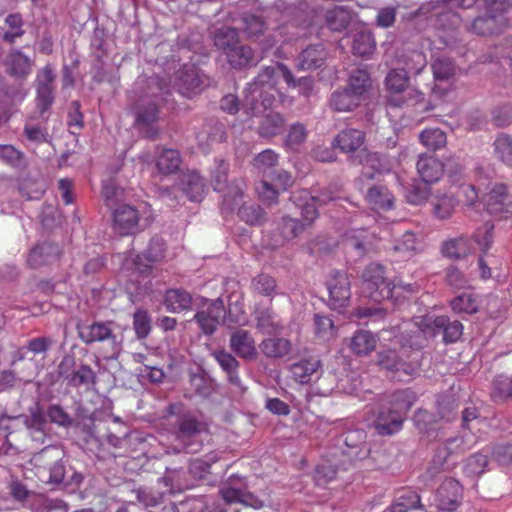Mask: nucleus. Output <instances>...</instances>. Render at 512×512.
<instances>
[{"label": "nucleus", "mask_w": 512, "mask_h": 512, "mask_svg": "<svg viewBox=\"0 0 512 512\" xmlns=\"http://www.w3.org/2000/svg\"><path fill=\"white\" fill-rule=\"evenodd\" d=\"M475 251L473 242L464 236L449 239L442 244L441 252L444 257L461 260Z\"/></svg>", "instance_id": "33"}, {"label": "nucleus", "mask_w": 512, "mask_h": 512, "mask_svg": "<svg viewBox=\"0 0 512 512\" xmlns=\"http://www.w3.org/2000/svg\"><path fill=\"white\" fill-rule=\"evenodd\" d=\"M462 442L461 438L454 437L448 439L445 443L438 445L432 458L431 465L427 468L425 477L432 479L441 470H445L448 458L454 453L464 451V448L460 447Z\"/></svg>", "instance_id": "17"}, {"label": "nucleus", "mask_w": 512, "mask_h": 512, "mask_svg": "<svg viewBox=\"0 0 512 512\" xmlns=\"http://www.w3.org/2000/svg\"><path fill=\"white\" fill-rule=\"evenodd\" d=\"M136 499L145 507H156L164 501L165 492L151 487H140L135 491Z\"/></svg>", "instance_id": "61"}, {"label": "nucleus", "mask_w": 512, "mask_h": 512, "mask_svg": "<svg viewBox=\"0 0 512 512\" xmlns=\"http://www.w3.org/2000/svg\"><path fill=\"white\" fill-rule=\"evenodd\" d=\"M366 199L375 210H390L394 205V197L386 186L373 185L368 188Z\"/></svg>", "instance_id": "40"}, {"label": "nucleus", "mask_w": 512, "mask_h": 512, "mask_svg": "<svg viewBox=\"0 0 512 512\" xmlns=\"http://www.w3.org/2000/svg\"><path fill=\"white\" fill-rule=\"evenodd\" d=\"M362 287L366 296L374 302L392 298L395 288L386 278L384 266L378 263H370L363 270Z\"/></svg>", "instance_id": "7"}, {"label": "nucleus", "mask_w": 512, "mask_h": 512, "mask_svg": "<svg viewBox=\"0 0 512 512\" xmlns=\"http://www.w3.org/2000/svg\"><path fill=\"white\" fill-rule=\"evenodd\" d=\"M373 34L368 30H360L353 35L352 51L355 55L365 57L375 49Z\"/></svg>", "instance_id": "52"}, {"label": "nucleus", "mask_w": 512, "mask_h": 512, "mask_svg": "<svg viewBox=\"0 0 512 512\" xmlns=\"http://www.w3.org/2000/svg\"><path fill=\"white\" fill-rule=\"evenodd\" d=\"M225 316L226 310L224 302L222 299L218 298L210 302L206 309L198 311L193 319L197 322L204 334L211 335L216 331Z\"/></svg>", "instance_id": "15"}, {"label": "nucleus", "mask_w": 512, "mask_h": 512, "mask_svg": "<svg viewBox=\"0 0 512 512\" xmlns=\"http://www.w3.org/2000/svg\"><path fill=\"white\" fill-rule=\"evenodd\" d=\"M227 63L232 69L244 70L258 64L254 50L249 45L241 42L229 54L225 56Z\"/></svg>", "instance_id": "27"}, {"label": "nucleus", "mask_w": 512, "mask_h": 512, "mask_svg": "<svg viewBox=\"0 0 512 512\" xmlns=\"http://www.w3.org/2000/svg\"><path fill=\"white\" fill-rule=\"evenodd\" d=\"M255 327L264 334L281 333L284 325L271 308H257L254 312Z\"/></svg>", "instance_id": "34"}, {"label": "nucleus", "mask_w": 512, "mask_h": 512, "mask_svg": "<svg viewBox=\"0 0 512 512\" xmlns=\"http://www.w3.org/2000/svg\"><path fill=\"white\" fill-rule=\"evenodd\" d=\"M207 86V77L194 65L185 64L175 73L174 89L190 98L201 93Z\"/></svg>", "instance_id": "8"}, {"label": "nucleus", "mask_w": 512, "mask_h": 512, "mask_svg": "<svg viewBox=\"0 0 512 512\" xmlns=\"http://www.w3.org/2000/svg\"><path fill=\"white\" fill-rule=\"evenodd\" d=\"M117 325L114 321L77 319L75 329L78 338L86 345L103 343V358L105 360H117L123 350L124 337L116 332Z\"/></svg>", "instance_id": "4"}, {"label": "nucleus", "mask_w": 512, "mask_h": 512, "mask_svg": "<svg viewBox=\"0 0 512 512\" xmlns=\"http://www.w3.org/2000/svg\"><path fill=\"white\" fill-rule=\"evenodd\" d=\"M492 397L495 401L512 399V375H500L493 381Z\"/></svg>", "instance_id": "63"}, {"label": "nucleus", "mask_w": 512, "mask_h": 512, "mask_svg": "<svg viewBox=\"0 0 512 512\" xmlns=\"http://www.w3.org/2000/svg\"><path fill=\"white\" fill-rule=\"evenodd\" d=\"M488 452L484 451L471 455L464 465V472L470 477L480 476L488 466Z\"/></svg>", "instance_id": "60"}, {"label": "nucleus", "mask_w": 512, "mask_h": 512, "mask_svg": "<svg viewBox=\"0 0 512 512\" xmlns=\"http://www.w3.org/2000/svg\"><path fill=\"white\" fill-rule=\"evenodd\" d=\"M384 341H396V348L383 349L377 353L376 362L381 369L391 373V378L407 382L416 377L421 367V349L423 348V333L420 328L402 330L395 325L382 329L379 333Z\"/></svg>", "instance_id": "1"}, {"label": "nucleus", "mask_w": 512, "mask_h": 512, "mask_svg": "<svg viewBox=\"0 0 512 512\" xmlns=\"http://www.w3.org/2000/svg\"><path fill=\"white\" fill-rule=\"evenodd\" d=\"M351 13L344 7H334L327 10L325 14V23L327 27L336 32L345 30L351 22Z\"/></svg>", "instance_id": "49"}, {"label": "nucleus", "mask_w": 512, "mask_h": 512, "mask_svg": "<svg viewBox=\"0 0 512 512\" xmlns=\"http://www.w3.org/2000/svg\"><path fill=\"white\" fill-rule=\"evenodd\" d=\"M420 142L429 150L436 151L447 143L446 134L439 128H427L419 134Z\"/></svg>", "instance_id": "56"}, {"label": "nucleus", "mask_w": 512, "mask_h": 512, "mask_svg": "<svg viewBox=\"0 0 512 512\" xmlns=\"http://www.w3.org/2000/svg\"><path fill=\"white\" fill-rule=\"evenodd\" d=\"M364 140L365 134L363 131L348 128L336 135L332 141V146L339 148L343 153H354L363 145Z\"/></svg>", "instance_id": "32"}, {"label": "nucleus", "mask_w": 512, "mask_h": 512, "mask_svg": "<svg viewBox=\"0 0 512 512\" xmlns=\"http://www.w3.org/2000/svg\"><path fill=\"white\" fill-rule=\"evenodd\" d=\"M403 66L399 68L407 76L418 75L426 67V57L422 52L412 51L405 54L402 59Z\"/></svg>", "instance_id": "59"}, {"label": "nucleus", "mask_w": 512, "mask_h": 512, "mask_svg": "<svg viewBox=\"0 0 512 512\" xmlns=\"http://www.w3.org/2000/svg\"><path fill=\"white\" fill-rule=\"evenodd\" d=\"M416 399L415 392L409 388L396 390L390 395L387 408L405 418Z\"/></svg>", "instance_id": "39"}, {"label": "nucleus", "mask_w": 512, "mask_h": 512, "mask_svg": "<svg viewBox=\"0 0 512 512\" xmlns=\"http://www.w3.org/2000/svg\"><path fill=\"white\" fill-rule=\"evenodd\" d=\"M34 62L20 50H12L8 56V73L16 78L25 79L32 71Z\"/></svg>", "instance_id": "41"}, {"label": "nucleus", "mask_w": 512, "mask_h": 512, "mask_svg": "<svg viewBox=\"0 0 512 512\" xmlns=\"http://www.w3.org/2000/svg\"><path fill=\"white\" fill-rule=\"evenodd\" d=\"M181 191L192 202L203 199L205 191L204 179L195 171L182 175L180 179Z\"/></svg>", "instance_id": "35"}, {"label": "nucleus", "mask_w": 512, "mask_h": 512, "mask_svg": "<svg viewBox=\"0 0 512 512\" xmlns=\"http://www.w3.org/2000/svg\"><path fill=\"white\" fill-rule=\"evenodd\" d=\"M328 53L323 44H312L303 49L295 59V67L300 71L322 68Z\"/></svg>", "instance_id": "20"}, {"label": "nucleus", "mask_w": 512, "mask_h": 512, "mask_svg": "<svg viewBox=\"0 0 512 512\" xmlns=\"http://www.w3.org/2000/svg\"><path fill=\"white\" fill-rule=\"evenodd\" d=\"M362 101L363 99L357 95V92L342 86L331 93L328 105L335 112H351L359 107Z\"/></svg>", "instance_id": "22"}, {"label": "nucleus", "mask_w": 512, "mask_h": 512, "mask_svg": "<svg viewBox=\"0 0 512 512\" xmlns=\"http://www.w3.org/2000/svg\"><path fill=\"white\" fill-rule=\"evenodd\" d=\"M279 71L284 81L290 88H297L300 95L309 98L314 93L315 81L311 76L295 78L291 70L285 64H279Z\"/></svg>", "instance_id": "38"}, {"label": "nucleus", "mask_w": 512, "mask_h": 512, "mask_svg": "<svg viewBox=\"0 0 512 512\" xmlns=\"http://www.w3.org/2000/svg\"><path fill=\"white\" fill-rule=\"evenodd\" d=\"M329 291V306L337 311L345 308L351 298L350 281L343 271L331 272L326 281Z\"/></svg>", "instance_id": "12"}, {"label": "nucleus", "mask_w": 512, "mask_h": 512, "mask_svg": "<svg viewBox=\"0 0 512 512\" xmlns=\"http://www.w3.org/2000/svg\"><path fill=\"white\" fill-rule=\"evenodd\" d=\"M445 282L453 290L466 289L470 287V280L456 265H449L445 269Z\"/></svg>", "instance_id": "62"}, {"label": "nucleus", "mask_w": 512, "mask_h": 512, "mask_svg": "<svg viewBox=\"0 0 512 512\" xmlns=\"http://www.w3.org/2000/svg\"><path fill=\"white\" fill-rule=\"evenodd\" d=\"M96 380L97 375L95 371L88 364L81 362L79 365L76 364V368H74L66 384L73 388L81 386L89 387L94 385Z\"/></svg>", "instance_id": "48"}, {"label": "nucleus", "mask_w": 512, "mask_h": 512, "mask_svg": "<svg viewBox=\"0 0 512 512\" xmlns=\"http://www.w3.org/2000/svg\"><path fill=\"white\" fill-rule=\"evenodd\" d=\"M494 152L504 163L512 164V137L507 134H500L494 141Z\"/></svg>", "instance_id": "64"}, {"label": "nucleus", "mask_w": 512, "mask_h": 512, "mask_svg": "<svg viewBox=\"0 0 512 512\" xmlns=\"http://www.w3.org/2000/svg\"><path fill=\"white\" fill-rule=\"evenodd\" d=\"M179 405L170 404L167 407V413L174 416L175 419L170 423L171 432L178 445L168 448L167 454H186L198 453L203 446L200 436L207 430L204 422L200 421L194 413L190 411L178 412Z\"/></svg>", "instance_id": "3"}, {"label": "nucleus", "mask_w": 512, "mask_h": 512, "mask_svg": "<svg viewBox=\"0 0 512 512\" xmlns=\"http://www.w3.org/2000/svg\"><path fill=\"white\" fill-rule=\"evenodd\" d=\"M420 496L411 490L403 491L391 505V512H407L421 508Z\"/></svg>", "instance_id": "58"}, {"label": "nucleus", "mask_w": 512, "mask_h": 512, "mask_svg": "<svg viewBox=\"0 0 512 512\" xmlns=\"http://www.w3.org/2000/svg\"><path fill=\"white\" fill-rule=\"evenodd\" d=\"M113 229L121 236L134 235L142 230L140 213L135 206L120 204L112 211Z\"/></svg>", "instance_id": "13"}, {"label": "nucleus", "mask_w": 512, "mask_h": 512, "mask_svg": "<svg viewBox=\"0 0 512 512\" xmlns=\"http://www.w3.org/2000/svg\"><path fill=\"white\" fill-rule=\"evenodd\" d=\"M163 304L170 313H181L192 308L193 296L183 288H170L166 290Z\"/></svg>", "instance_id": "29"}, {"label": "nucleus", "mask_w": 512, "mask_h": 512, "mask_svg": "<svg viewBox=\"0 0 512 512\" xmlns=\"http://www.w3.org/2000/svg\"><path fill=\"white\" fill-rule=\"evenodd\" d=\"M213 45L224 57L242 41L236 28L221 26L212 33Z\"/></svg>", "instance_id": "28"}, {"label": "nucleus", "mask_w": 512, "mask_h": 512, "mask_svg": "<svg viewBox=\"0 0 512 512\" xmlns=\"http://www.w3.org/2000/svg\"><path fill=\"white\" fill-rule=\"evenodd\" d=\"M371 85L372 80L367 70L357 69L350 74L345 86L351 91L357 92V95L364 99V95L369 91Z\"/></svg>", "instance_id": "53"}, {"label": "nucleus", "mask_w": 512, "mask_h": 512, "mask_svg": "<svg viewBox=\"0 0 512 512\" xmlns=\"http://www.w3.org/2000/svg\"><path fill=\"white\" fill-rule=\"evenodd\" d=\"M404 419L389 408L382 407L375 419L374 427L379 435H393L401 430Z\"/></svg>", "instance_id": "31"}, {"label": "nucleus", "mask_w": 512, "mask_h": 512, "mask_svg": "<svg viewBox=\"0 0 512 512\" xmlns=\"http://www.w3.org/2000/svg\"><path fill=\"white\" fill-rule=\"evenodd\" d=\"M244 98L246 112L258 116L270 109L275 102V95L267 89L248 87Z\"/></svg>", "instance_id": "18"}, {"label": "nucleus", "mask_w": 512, "mask_h": 512, "mask_svg": "<svg viewBox=\"0 0 512 512\" xmlns=\"http://www.w3.org/2000/svg\"><path fill=\"white\" fill-rule=\"evenodd\" d=\"M279 64L282 63L277 62L275 65L263 67L248 87H258L272 92L277 84L278 75H281L278 67Z\"/></svg>", "instance_id": "50"}, {"label": "nucleus", "mask_w": 512, "mask_h": 512, "mask_svg": "<svg viewBox=\"0 0 512 512\" xmlns=\"http://www.w3.org/2000/svg\"><path fill=\"white\" fill-rule=\"evenodd\" d=\"M484 205L488 213L498 215L512 212V194L504 184L495 185L484 197Z\"/></svg>", "instance_id": "19"}, {"label": "nucleus", "mask_w": 512, "mask_h": 512, "mask_svg": "<svg viewBox=\"0 0 512 512\" xmlns=\"http://www.w3.org/2000/svg\"><path fill=\"white\" fill-rule=\"evenodd\" d=\"M451 308L455 313L473 314L478 311L479 302L472 293H462L450 302Z\"/></svg>", "instance_id": "57"}, {"label": "nucleus", "mask_w": 512, "mask_h": 512, "mask_svg": "<svg viewBox=\"0 0 512 512\" xmlns=\"http://www.w3.org/2000/svg\"><path fill=\"white\" fill-rule=\"evenodd\" d=\"M33 460L39 465H48L51 462L48 483L58 485L64 482L66 469L61 459V451L56 446H46L34 454Z\"/></svg>", "instance_id": "14"}, {"label": "nucleus", "mask_w": 512, "mask_h": 512, "mask_svg": "<svg viewBox=\"0 0 512 512\" xmlns=\"http://www.w3.org/2000/svg\"><path fill=\"white\" fill-rule=\"evenodd\" d=\"M409 76L399 68L392 69L385 79V85L387 89L393 94L389 102L394 106H400L404 103L405 99L399 97L401 93H406L410 99H415L416 102L423 100V93L409 88L408 86Z\"/></svg>", "instance_id": "11"}, {"label": "nucleus", "mask_w": 512, "mask_h": 512, "mask_svg": "<svg viewBox=\"0 0 512 512\" xmlns=\"http://www.w3.org/2000/svg\"><path fill=\"white\" fill-rule=\"evenodd\" d=\"M308 197L309 192L307 190H299L291 195L290 201L301 210L302 220L288 215L281 217L277 223V230L284 241L299 237L318 217L315 205L307 202Z\"/></svg>", "instance_id": "5"}, {"label": "nucleus", "mask_w": 512, "mask_h": 512, "mask_svg": "<svg viewBox=\"0 0 512 512\" xmlns=\"http://www.w3.org/2000/svg\"><path fill=\"white\" fill-rule=\"evenodd\" d=\"M341 438L346 447L343 453L350 459H362L367 455L366 432L363 429L347 430Z\"/></svg>", "instance_id": "23"}, {"label": "nucleus", "mask_w": 512, "mask_h": 512, "mask_svg": "<svg viewBox=\"0 0 512 512\" xmlns=\"http://www.w3.org/2000/svg\"><path fill=\"white\" fill-rule=\"evenodd\" d=\"M55 73L53 68L47 64L36 76V109L39 116L45 121L48 117L45 115L50 109L55 99Z\"/></svg>", "instance_id": "9"}, {"label": "nucleus", "mask_w": 512, "mask_h": 512, "mask_svg": "<svg viewBox=\"0 0 512 512\" xmlns=\"http://www.w3.org/2000/svg\"><path fill=\"white\" fill-rule=\"evenodd\" d=\"M61 253L62 250L57 243H39L30 250L27 257V264L31 268H39L57 261Z\"/></svg>", "instance_id": "21"}, {"label": "nucleus", "mask_w": 512, "mask_h": 512, "mask_svg": "<svg viewBox=\"0 0 512 512\" xmlns=\"http://www.w3.org/2000/svg\"><path fill=\"white\" fill-rule=\"evenodd\" d=\"M261 352L267 358H283L290 354L292 350L291 342L282 337H272L264 339L260 345Z\"/></svg>", "instance_id": "43"}, {"label": "nucleus", "mask_w": 512, "mask_h": 512, "mask_svg": "<svg viewBox=\"0 0 512 512\" xmlns=\"http://www.w3.org/2000/svg\"><path fill=\"white\" fill-rule=\"evenodd\" d=\"M7 30L2 34V40L8 44H13L17 38L25 34L23 28L24 21L20 13H10L4 19Z\"/></svg>", "instance_id": "51"}, {"label": "nucleus", "mask_w": 512, "mask_h": 512, "mask_svg": "<svg viewBox=\"0 0 512 512\" xmlns=\"http://www.w3.org/2000/svg\"><path fill=\"white\" fill-rule=\"evenodd\" d=\"M244 188L245 182L242 178L234 179L229 192L223 195L222 207L227 211L238 210L239 218L249 225H262L267 220V214L261 206L243 202Z\"/></svg>", "instance_id": "6"}, {"label": "nucleus", "mask_w": 512, "mask_h": 512, "mask_svg": "<svg viewBox=\"0 0 512 512\" xmlns=\"http://www.w3.org/2000/svg\"><path fill=\"white\" fill-rule=\"evenodd\" d=\"M463 324L458 320H451L448 316L441 315L431 319H427L424 323V329H420L423 333V341L425 334L436 336L442 334L444 343H455L463 334Z\"/></svg>", "instance_id": "10"}, {"label": "nucleus", "mask_w": 512, "mask_h": 512, "mask_svg": "<svg viewBox=\"0 0 512 512\" xmlns=\"http://www.w3.org/2000/svg\"><path fill=\"white\" fill-rule=\"evenodd\" d=\"M462 486L452 478L445 479L435 493V504L442 511H454L462 499Z\"/></svg>", "instance_id": "16"}, {"label": "nucleus", "mask_w": 512, "mask_h": 512, "mask_svg": "<svg viewBox=\"0 0 512 512\" xmlns=\"http://www.w3.org/2000/svg\"><path fill=\"white\" fill-rule=\"evenodd\" d=\"M16 421H21L28 434L40 427H47L45 411L39 403L29 407L28 414H19L15 416Z\"/></svg>", "instance_id": "47"}, {"label": "nucleus", "mask_w": 512, "mask_h": 512, "mask_svg": "<svg viewBox=\"0 0 512 512\" xmlns=\"http://www.w3.org/2000/svg\"><path fill=\"white\" fill-rule=\"evenodd\" d=\"M182 163L181 155L175 149H162L156 157V168L163 175L176 173Z\"/></svg>", "instance_id": "44"}, {"label": "nucleus", "mask_w": 512, "mask_h": 512, "mask_svg": "<svg viewBox=\"0 0 512 512\" xmlns=\"http://www.w3.org/2000/svg\"><path fill=\"white\" fill-rule=\"evenodd\" d=\"M185 475L186 473L182 468L167 467L164 475L158 481L164 484L168 488L169 493L172 494L192 486Z\"/></svg>", "instance_id": "46"}, {"label": "nucleus", "mask_w": 512, "mask_h": 512, "mask_svg": "<svg viewBox=\"0 0 512 512\" xmlns=\"http://www.w3.org/2000/svg\"><path fill=\"white\" fill-rule=\"evenodd\" d=\"M416 168L425 184L437 182L444 173V164L430 154L420 155L416 163Z\"/></svg>", "instance_id": "26"}, {"label": "nucleus", "mask_w": 512, "mask_h": 512, "mask_svg": "<svg viewBox=\"0 0 512 512\" xmlns=\"http://www.w3.org/2000/svg\"><path fill=\"white\" fill-rule=\"evenodd\" d=\"M212 355L222 370L226 373L228 382L239 392L244 393L246 388L243 386L238 374L240 366L239 361L225 350L215 351Z\"/></svg>", "instance_id": "24"}, {"label": "nucleus", "mask_w": 512, "mask_h": 512, "mask_svg": "<svg viewBox=\"0 0 512 512\" xmlns=\"http://www.w3.org/2000/svg\"><path fill=\"white\" fill-rule=\"evenodd\" d=\"M228 173L229 163L224 159H217L211 172V183L215 191H225L224 194L229 192L231 184L228 185Z\"/></svg>", "instance_id": "54"}, {"label": "nucleus", "mask_w": 512, "mask_h": 512, "mask_svg": "<svg viewBox=\"0 0 512 512\" xmlns=\"http://www.w3.org/2000/svg\"><path fill=\"white\" fill-rule=\"evenodd\" d=\"M218 461L215 453H209L204 458H197L190 461L188 472L195 480L204 479L209 473L213 463Z\"/></svg>", "instance_id": "55"}, {"label": "nucleus", "mask_w": 512, "mask_h": 512, "mask_svg": "<svg viewBox=\"0 0 512 512\" xmlns=\"http://www.w3.org/2000/svg\"><path fill=\"white\" fill-rule=\"evenodd\" d=\"M136 88L139 95L131 106L134 126L142 137L155 140L159 135L160 108L168 103L170 89L157 75L138 78Z\"/></svg>", "instance_id": "2"}, {"label": "nucleus", "mask_w": 512, "mask_h": 512, "mask_svg": "<svg viewBox=\"0 0 512 512\" xmlns=\"http://www.w3.org/2000/svg\"><path fill=\"white\" fill-rule=\"evenodd\" d=\"M376 344L377 339L370 331L358 330L353 334L349 347L355 355L363 356L371 353Z\"/></svg>", "instance_id": "45"}, {"label": "nucleus", "mask_w": 512, "mask_h": 512, "mask_svg": "<svg viewBox=\"0 0 512 512\" xmlns=\"http://www.w3.org/2000/svg\"><path fill=\"white\" fill-rule=\"evenodd\" d=\"M230 348L239 357L254 360L257 357L255 341L247 330L238 329L230 336Z\"/></svg>", "instance_id": "25"}, {"label": "nucleus", "mask_w": 512, "mask_h": 512, "mask_svg": "<svg viewBox=\"0 0 512 512\" xmlns=\"http://www.w3.org/2000/svg\"><path fill=\"white\" fill-rule=\"evenodd\" d=\"M506 24L504 16L486 13L474 19L470 26V30L479 36H487L499 34L502 32Z\"/></svg>", "instance_id": "30"}, {"label": "nucleus", "mask_w": 512, "mask_h": 512, "mask_svg": "<svg viewBox=\"0 0 512 512\" xmlns=\"http://www.w3.org/2000/svg\"><path fill=\"white\" fill-rule=\"evenodd\" d=\"M321 368V361L317 357L302 359L290 366V372L295 381L301 384H307L312 377L318 374Z\"/></svg>", "instance_id": "36"}, {"label": "nucleus", "mask_w": 512, "mask_h": 512, "mask_svg": "<svg viewBox=\"0 0 512 512\" xmlns=\"http://www.w3.org/2000/svg\"><path fill=\"white\" fill-rule=\"evenodd\" d=\"M286 119L277 112H270L263 116L258 126V133L261 137L272 138L284 131Z\"/></svg>", "instance_id": "42"}, {"label": "nucleus", "mask_w": 512, "mask_h": 512, "mask_svg": "<svg viewBox=\"0 0 512 512\" xmlns=\"http://www.w3.org/2000/svg\"><path fill=\"white\" fill-rule=\"evenodd\" d=\"M196 138L199 143H221L226 141L227 134L222 122L215 118L207 119L197 132Z\"/></svg>", "instance_id": "37"}]
</instances>
